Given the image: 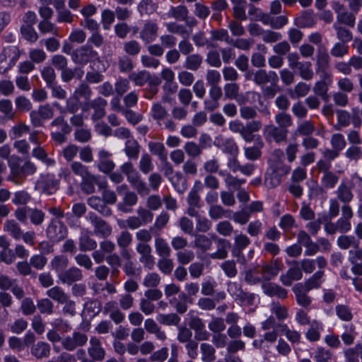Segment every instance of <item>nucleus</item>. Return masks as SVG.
<instances>
[{
  "mask_svg": "<svg viewBox=\"0 0 362 362\" xmlns=\"http://www.w3.org/2000/svg\"><path fill=\"white\" fill-rule=\"evenodd\" d=\"M10 168L8 179L17 185H22L27 175H33L36 171L35 165L30 161L25 162L21 168L11 164Z\"/></svg>",
  "mask_w": 362,
  "mask_h": 362,
  "instance_id": "obj_1",
  "label": "nucleus"
},
{
  "mask_svg": "<svg viewBox=\"0 0 362 362\" xmlns=\"http://www.w3.org/2000/svg\"><path fill=\"white\" fill-rule=\"evenodd\" d=\"M19 58V52L15 46L4 48L0 54V71L6 72L10 69Z\"/></svg>",
  "mask_w": 362,
  "mask_h": 362,
  "instance_id": "obj_2",
  "label": "nucleus"
},
{
  "mask_svg": "<svg viewBox=\"0 0 362 362\" xmlns=\"http://www.w3.org/2000/svg\"><path fill=\"white\" fill-rule=\"evenodd\" d=\"M59 188V180L54 175H42L35 185V189L45 194H54Z\"/></svg>",
  "mask_w": 362,
  "mask_h": 362,
  "instance_id": "obj_3",
  "label": "nucleus"
},
{
  "mask_svg": "<svg viewBox=\"0 0 362 362\" xmlns=\"http://www.w3.org/2000/svg\"><path fill=\"white\" fill-rule=\"evenodd\" d=\"M129 79L134 83L136 86H143L148 83L151 86H157L160 81L157 76H152L147 71L142 70L133 72L129 76Z\"/></svg>",
  "mask_w": 362,
  "mask_h": 362,
  "instance_id": "obj_4",
  "label": "nucleus"
},
{
  "mask_svg": "<svg viewBox=\"0 0 362 362\" xmlns=\"http://www.w3.org/2000/svg\"><path fill=\"white\" fill-rule=\"evenodd\" d=\"M66 227L59 221L52 220L47 229V235L54 241H59L66 235Z\"/></svg>",
  "mask_w": 362,
  "mask_h": 362,
  "instance_id": "obj_5",
  "label": "nucleus"
},
{
  "mask_svg": "<svg viewBox=\"0 0 362 362\" xmlns=\"http://www.w3.org/2000/svg\"><path fill=\"white\" fill-rule=\"evenodd\" d=\"M264 134L267 140L271 141L274 139L276 142L279 143L286 139L287 130L271 124L264 127Z\"/></svg>",
  "mask_w": 362,
  "mask_h": 362,
  "instance_id": "obj_6",
  "label": "nucleus"
},
{
  "mask_svg": "<svg viewBox=\"0 0 362 362\" xmlns=\"http://www.w3.org/2000/svg\"><path fill=\"white\" fill-rule=\"evenodd\" d=\"M302 276V271L299 268L298 262L294 261L293 267L286 274L281 275L280 280L284 286H289L293 281L301 279Z\"/></svg>",
  "mask_w": 362,
  "mask_h": 362,
  "instance_id": "obj_7",
  "label": "nucleus"
},
{
  "mask_svg": "<svg viewBox=\"0 0 362 362\" xmlns=\"http://www.w3.org/2000/svg\"><path fill=\"white\" fill-rule=\"evenodd\" d=\"M71 170L75 175H79L83 182L88 180L90 177V175L88 173L87 168L78 162H74L71 164ZM83 188L88 193L93 191V185H89L86 182L83 183Z\"/></svg>",
  "mask_w": 362,
  "mask_h": 362,
  "instance_id": "obj_8",
  "label": "nucleus"
},
{
  "mask_svg": "<svg viewBox=\"0 0 362 362\" xmlns=\"http://www.w3.org/2000/svg\"><path fill=\"white\" fill-rule=\"evenodd\" d=\"M297 303L304 308L309 306L311 304L312 298L308 296V292L302 284H296L292 288Z\"/></svg>",
  "mask_w": 362,
  "mask_h": 362,
  "instance_id": "obj_9",
  "label": "nucleus"
},
{
  "mask_svg": "<svg viewBox=\"0 0 362 362\" xmlns=\"http://www.w3.org/2000/svg\"><path fill=\"white\" fill-rule=\"evenodd\" d=\"M97 53L88 46L77 49L73 55V59L80 64L86 63L89 60L95 58Z\"/></svg>",
  "mask_w": 362,
  "mask_h": 362,
  "instance_id": "obj_10",
  "label": "nucleus"
},
{
  "mask_svg": "<svg viewBox=\"0 0 362 362\" xmlns=\"http://www.w3.org/2000/svg\"><path fill=\"white\" fill-rule=\"evenodd\" d=\"M262 288L266 295L271 297L276 296L279 298H285L287 296L286 290L274 283L264 282L262 284Z\"/></svg>",
  "mask_w": 362,
  "mask_h": 362,
  "instance_id": "obj_11",
  "label": "nucleus"
},
{
  "mask_svg": "<svg viewBox=\"0 0 362 362\" xmlns=\"http://www.w3.org/2000/svg\"><path fill=\"white\" fill-rule=\"evenodd\" d=\"M89 218L94 226L95 233L100 237L107 236L110 232V227L103 220L98 218L94 214H90Z\"/></svg>",
  "mask_w": 362,
  "mask_h": 362,
  "instance_id": "obj_12",
  "label": "nucleus"
},
{
  "mask_svg": "<svg viewBox=\"0 0 362 362\" xmlns=\"http://www.w3.org/2000/svg\"><path fill=\"white\" fill-rule=\"evenodd\" d=\"M216 145L225 153L231 156H237L238 148L231 139L222 138L216 141Z\"/></svg>",
  "mask_w": 362,
  "mask_h": 362,
  "instance_id": "obj_13",
  "label": "nucleus"
},
{
  "mask_svg": "<svg viewBox=\"0 0 362 362\" xmlns=\"http://www.w3.org/2000/svg\"><path fill=\"white\" fill-rule=\"evenodd\" d=\"M310 327L305 333L307 339L310 341H316L320 339V333L323 330V324L317 320H313L309 323Z\"/></svg>",
  "mask_w": 362,
  "mask_h": 362,
  "instance_id": "obj_14",
  "label": "nucleus"
},
{
  "mask_svg": "<svg viewBox=\"0 0 362 362\" xmlns=\"http://www.w3.org/2000/svg\"><path fill=\"white\" fill-rule=\"evenodd\" d=\"M321 78L322 80L315 83L314 91L317 95L324 97L327 95L328 83L332 82V78L330 74L325 71H322Z\"/></svg>",
  "mask_w": 362,
  "mask_h": 362,
  "instance_id": "obj_15",
  "label": "nucleus"
},
{
  "mask_svg": "<svg viewBox=\"0 0 362 362\" xmlns=\"http://www.w3.org/2000/svg\"><path fill=\"white\" fill-rule=\"evenodd\" d=\"M289 168L287 166H284L281 171L280 172H272L267 173L265 176V185L268 187H274L277 186L281 181V176L283 175H286L289 172Z\"/></svg>",
  "mask_w": 362,
  "mask_h": 362,
  "instance_id": "obj_16",
  "label": "nucleus"
},
{
  "mask_svg": "<svg viewBox=\"0 0 362 362\" xmlns=\"http://www.w3.org/2000/svg\"><path fill=\"white\" fill-rule=\"evenodd\" d=\"M52 110L49 105L41 106L37 112L32 111L30 112V119L35 125L40 124V119L37 118L39 116L42 119H48L52 116Z\"/></svg>",
  "mask_w": 362,
  "mask_h": 362,
  "instance_id": "obj_17",
  "label": "nucleus"
},
{
  "mask_svg": "<svg viewBox=\"0 0 362 362\" xmlns=\"http://www.w3.org/2000/svg\"><path fill=\"white\" fill-rule=\"evenodd\" d=\"M157 29L156 23L153 22L146 23L140 33L141 38L146 42L154 40L157 35Z\"/></svg>",
  "mask_w": 362,
  "mask_h": 362,
  "instance_id": "obj_18",
  "label": "nucleus"
},
{
  "mask_svg": "<svg viewBox=\"0 0 362 362\" xmlns=\"http://www.w3.org/2000/svg\"><path fill=\"white\" fill-rule=\"evenodd\" d=\"M263 142L259 137L255 140V144L251 147H245L244 151L246 158L249 160H257L261 156V149Z\"/></svg>",
  "mask_w": 362,
  "mask_h": 362,
  "instance_id": "obj_19",
  "label": "nucleus"
},
{
  "mask_svg": "<svg viewBox=\"0 0 362 362\" xmlns=\"http://www.w3.org/2000/svg\"><path fill=\"white\" fill-rule=\"evenodd\" d=\"M280 270V264L277 262L264 265L262 268V281H268L276 276Z\"/></svg>",
  "mask_w": 362,
  "mask_h": 362,
  "instance_id": "obj_20",
  "label": "nucleus"
},
{
  "mask_svg": "<svg viewBox=\"0 0 362 362\" xmlns=\"http://www.w3.org/2000/svg\"><path fill=\"white\" fill-rule=\"evenodd\" d=\"M90 344V346L88 349L90 356L95 360H103L105 356V351L101 347L99 339L96 338H91Z\"/></svg>",
  "mask_w": 362,
  "mask_h": 362,
  "instance_id": "obj_21",
  "label": "nucleus"
},
{
  "mask_svg": "<svg viewBox=\"0 0 362 362\" xmlns=\"http://www.w3.org/2000/svg\"><path fill=\"white\" fill-rule=\"evenodd\" d=\"M107 105V101L102 98H98L92 103V106L95 109V112L92 115V119L95 122L104 117L105 115V107Z\"/></svg>",
  "mask_w": 362,
  "mask_h": 362,
  "instance_id": "obj_22",
  "label": "nucleus"
},
{
  "mask_svg": "<svg viewBox=\"0 0 362 362\" xmlns=\"http://www.w3.org/2000/svg\"><path fill=\"white\" fill-rule=\"evenodd\" d=\"M218 249L215 252L210 255V257L213 259H224L227 257L228 250L229 249L230 244L225 239H218Z\"/></svg>",
  "mask_w": 362,
  "mask_h": 362,
  "instance_id": "obj_23",
  "label": "nucleus"
},
{
  "mask_svg": "<svg viewBox=\"0 0 362 362\" xmlns=\"http://www.w3.org/2000/svg\"><path fill=\"white\" fill-rule=\"evenodd\" d=\"M323 272L318 271L310 276L303 285L306 291H311L315 288H318L323 282Z\"/></svg>",
  "mask_w": 362,
  "mask_h": 362,
  "instance_id": "obj_24",
  "label": "nucleus"
},
{
  "mask_svg": "<svg viewBox=\"0 0 362 362\" xmlns=\"http://www.w3.org/2000/svg\"><path fill=\"white\" fill-rule=\"evenodd\" d=\"M120 169L123 173H124L128 181L133 185L135 182L140 180L138 172L133 168L131 163H125L121 165Z\"/></svg>",
  "mask_w": 362,
  "mask_h": 362,
  "instance_id": "obj_25",
  "label": "nucleus"
},
{
  "mask_svg": "<svg viewBox=\"0 0 362 362\" xmlns=\"http://www.w3.org/2000/svg\"><path fill=\"white\" fill-rule=\"evenodd\" d=\"M277 78V74L274 71L267 73L263 70L257 71L254 77V80L257 84H264L270 81H276Z\"/></svg>",
  "mask_w": 362,
  "mask_h": 362,
  "instance_id": "obj_26",
  "label": "nucleus"
},
{
  "mask_svg": "<svg viewBox=\"0 0 362 362\" xmlns=\"http://www.w3.org/2000/svg\"><path fill=\"white\" fill-rule=\"evenodd\" d=\"M137 196L135 193L128 192L125 194L123 201V204H119L117 207L118 209L121 211L128 213L131 211L130 209H128L127 206H134L137 202Z\"/></svg>",
  "mask_w": 362,
  "mask_h": 362,
  "instance_id": "obj_27",
  "label": "nucleus"
},
{
  "mask_svg": "<svg viewBox=\"0 0 362 362\" xmlns=\"http://www.w3.org/2000/svg\"><path fill=\"white\" fill-rule=\"evenodd\" d=\"M81 278V273L80 269L74 267L68 271L64 272L62 274H59V279L64 283H72L76 281L80 280Z\"/></svg>",
  "mask_w": 362,
  "mask_h": 362,
  "instance_id": "obj_28",
  "label": "nucleus"
},
{
  "mask_svg": "<svg viewBox=\"0 0 362 362\" xmlns=\"http://www.w3.org/2000/svg\"><path fill=\"white\" fill-rule=\"evenodd\" d=\"M88 204L90 207L93 209L98 211L100 213L108 216L110 214V209L107 208L104 202L100 199L98 197H91L88 200Z\"/></svg>",
  "mask_w": 362,
  "mask_h": 362,
  "instance_id": "obj_29",
  "label": "nucleus"
},
{
  "mask_svg": "<svg viewBox=\"0 0 362 362\" xmlns=\"http://www.w3.org/2000/svg\"><path fill=\"white\" fill-rule=\"evenodd\" d=\"M170 182L179 193H183L187 189V181L180 173H175L170 177Z\"/></svg>",
  "mask_w": 362,
  "mask_h": 362,
  "instance_id": "obj_30",
  "label": "nucleus"
},
{
  "mask_svg": "<svg viewBox=\"0 0 362 362\" xmlns=\"http://www.w3.org/2000/svg\"><path fill=\"white\" fill-rule=\"evenodd\" d=\"M296 69L299 76L304 80H310L313 77L312 64L309 62H300Z\"/></svg>",
  "mask_w": 362,
  "mask_h": 362,
  "instance_id": "obj_31",
  "label": "nucleus"
},
{
  "mask_svg": "<svg viewBox=\"0 0 362 362\" xmlns=\"http://www.w3.org/2000/svg\"><path fill=\"white\" fill-rule=\"evenodd\" d=\"M202 359L204 362H212L215 359V349L209 344L203 343L200 346Z\"/></svg>",
  "mask_w": 362,
  "mask_h": 362,
  "instance_id": "obj_32",
  "label": "nucleus"
},
{
  "mask_svg": "<svg viewBox=\"0 0 362 362\" xmlns=\"http://www.w3.org/2000/svg\"><path fill=\"white\" fill-rule=\"evenodd\" d=\"M156 250L162 257H168L170 254V249L168 243L163 238H157L155 240Z\"/></svg>",
  "mask_w": 362,
  "mask_h": 362,
  "instance_id": "obj_33",
  "label": "nucleus"
},
{
  "mask_svg": "<svg viewBox=\"0 0 362 362\" xmlns=\"http://www.w3.org/2000/svg\"><path fill=\"white\" fill-rule=\"evenodd\" d=\"M156 320L161 324L165 325H177L180 320V317L175 313L170 314H158Z\"/></svg>",
  "mask_w": 362,
  "mask_h": 362,
  "instance_id": "obj_34",
  "label": "nucleus"
},
{
  "mask_svg": "<svg viewBox=\"0 0 362 362\" xmlns=\"http://www.w3.org/2000/svg\"><path fill=\"white\" fill-rule=\"evenodd\" d=\"M68 259L65 256H57L52 261V268L56 271L59 276L62 274L64 269L67 267Z\"/></svg>",
  "mask_w": 362,
  "mask_h": 362,
  "instance_id": "obj_35",
  "label": "nucleus"
},
{
  "mask_svg": "<svg viewBox=\"0 0 362 362\" xmlns=\"http://www.w3.org/2000/svg\"><path fill=\"white\" fill-rule=\"evenodd\" d=\"M47 295L59 303H64L66 302L67 296L64 292L59 287H53L47 291Z\"/></svg>",
  "mask_w": 362,
  "mask_h": 362,
  "instance_id": "obj_36",
  "label": "nucleus"
},
{
  "mask_svg": "<svg viewBox=\"0 0 362 362\" xmlns=\"http://www.w3.org/2000/svg\"><path fill=\"white\" fill-rule=\"evenodd\" d=\"M115 14L110 9H105L101 13V22L105 30H109L115 21Z\"/></svg>",
  "mask_w": 362,
  "mask_h": 362,
  "instance_id": "obj_37",
  "label": "nucleus"
},
{
  "mask_svg": "<svg viewBox=\"0 0 362 362\" xmlns=\"http://www.w3.org/2000/svg\"><path fill=\"white\" fill-rule=\"evenodd\" d=\"M124 151L129 158H136L139 153V145L132 137L126 141Z\"/></svg>",
  "mask_w": 362,
  "mask_h": 362,
  "instance_id": "obj_38",
  "label": "nucleus"
},
{
  "mask_svg": "<svg viewBox=\"0 0 362 362\" xmlns=\"http://www.w3.org/2000/svg\"><path fill=\"white\" fill-rule=\"evenodd\" d=\"M235 5L233 6L234 16L236 18L245 21L246 20L245 14V2L242 0H232Z\"/></svg>",
  "mask_w": 362,
  "mask_h": 362,
  "instance_id": "obj_39",
  "label": "nucleus"
},
{
  "mask_svg": "<svg viewBox=\"0 0 362 362\" xmlns=\"http://www.w3.org/2000/svg\"><path fill=\"white\" fill-rule=\"evenodd\" d=\"M29 131V127L24 124H18L13 126L9 131V136L11 139L23 136Z\"/></svg>",
  "mask_w": 362,
  "mask_h": 362,
  "instance_id": "obj_40",
  "label": "nucleus"
},
{
  "mask_svg": "<svg viewBox=\"0 0 362 362\" xmlns=\"http://www.w3.org/2000/svg\"><path fill=\"white\" fill-rule=\"evenodd\" d=\"M32 354L37 358L46 356L49 353V346L47 343L38 342L32 349Z\"/></svg>",
  "mask_w": 362,
  "mask_h": 362,
  "instance_id": "obj_41",
  "label": "nucleus"
},
{
  "mask_svg": "<svg viewBox=\"0 0 362 362\" xmlns=\"http://www.w3.org/2000/svg\"><path fill=\"white\" fill-rule=\"evenodd\" d=\"M97 243L90 238L87 233H83L80 238V247L82 250H91L96 247Z\"/></svg>",
  "mask_w": 362,
  "mask_h": 362,
  "instance_id": "obj_42",
  "label": "nucleus"
},
{
  "mask_svg": "<svg viewBox=\"0 0 362 362\" xmlns=\"http://www.w3.org/2000/svg\"><path fill=\"white\" fill-rule=\"evenodd\" d=\"M4 230L11 234L16 240L21 238V230L14 221H8L4 225Z\"/></svg>",
  "mask_w": 362,
  "mask_h": 362,
  "instance_id": "obj_43",
  "label": "nucleus"
},
{
  "mask_svg": "<svg viewBox=\"0 0 362 362\" xmlns=\"http://www.w3.org/2000/svg\"><path fill=\"white\" fill-rule=\"evenodd\" d=\"M160 281V276L157 273H148L143 281V284L146 287H156Z\"/></svg>",
  "mask_w": 362,
  "mask_h": 362,
  "instance_id": "obj_44",
  "label": "nucleus"
},
{
  "mask_svg": "<svg viewBox=\"0 0 362 362\" xmlns=\"http://www.w3.org/2000/svg\"><path fill=\"white\" fill-rule=\"evenodd\" d=\"M21 30L22 35L27 40L34 42L37 40V34L33 26L22 25Z\"/></svg>",
  "mask_w": 362,
  "mask_h": 362,
  "instance_id": "obj_45",
  "label": "nucleus"
},
{
  "mask_svg": "<svg viewBox=\"0 0 362 362\" xmlns=\"http://www.w3.org/2000/svg\"><path fill=\"white\" fill-rule=\"evenodd\" d=\"M202 62V59L199 55H189L187 57L185 67L190 70H197L199 67Z\"/></svg>",
  "mask_w": 362,
  "mask_h": 362,
  "instance_id": "obj_46",
  "label": "nucleus"
},
{
  "mask_svg": "<svg viewBox=\"0 0 362 362\" xmlns=\"http://www.w3.org/2000/svg\"><path fill=\"white\" fill-rule=\"evenodd\" d=\"M166 110L159 104H155L151 108V115L153 119H156L159 124L166 115Z\"/></svg>",
  "mask_w": 362,
  "mask_h": 362,
  "instance_id": "obj_47",
  "label": "nucleus"
},
{
  "mask_svg": "<svg viewBox=\"0 0 362 362\" xmlns=\"http://www.w3.org/2000/svg\"><path fill=\"white\" fill-rule=\"evenodd\" d=\"M42 78L47 83V86L54 83L55 80V73L54 69L50 66H45L41 71Z\"/></svg>",
  "mask_w": 362,
  "mask_h": 362,
  "instance_id": "obj_48",
  "label": "nucleus"
},
{
  "mask_svg": "<svg viewBox=\"0 0 362 362\" xmlns=\"http://www.w3.org/2000/svg\"><path fill=\"white\" fill-rule=\"evenodd\" d=\"M331 143L334 150L337 151H341L346 146L344 138L341 134H334L332 136Z\"/></svg>",
  "mask_w": 362,
  "mask_h": 362,
  "instance_id": "obj_49",
  "label": "nucleus"
},
{
  "mask_svg": "<svg viewBox=\"0 0 362 362\" xmlns=\"http://www.w3.org/2000/svg\"><path fill=\"white\" fill-rule=\"evenodd\" d=\"M337 21L339 23L353 27L355 24L356 18L353 14L344 11L337 15Z\"/></svg>",
  "mask_w": 362,
  "mask_h": 362,
  "instance_id": "obj_50",
  "label": "nucleus"
},
{
  "mask_svg": "<svg viewBox=\"0 0 362 362\" xmlns=\"http://www.w3.org/2000/svg\"><path fill=\"white\" fill-rule=\"evenodd\" d=\"M61 179L64 180L71 187L76 186L78 181L74 177L71 171L67 168H62L59 173Z\"/></svg>",
  "mask_w": 362,
  "mask_h": 362,
  "instance_id": "obj_51",
  "label": "nucleus"
},
{
  "mask_svg": "<svg viewBox=\"0 0 362 362\" xmlns=\"http://www.w3.org/2000/svg\"><path fill=\"white\" fill-rule=\"evenodd\" d=\"M337 192L339 199L344 202H349L353 197L350 189L342 185L338 187Z\"/></svg>",
  "mask_w": 362,
  "mask_h": 362,
  "instance_id": "obj_52",
  "label": "nucleus"
},
{
  "mask_svg": "<svg viewBox=\"0 0 362 362\" xmlns=\"http://www.w3.org/2000/svg\"><path fill=\"white\" fill-rule=\"evenodd\" d=\"M225 213L226 211L224 209L218 205L211 206L209 211V215L212 219H218L223 217H228Z\"/></svg>",
  "mask_w": 362,
  "mask_h": 362,
  "instance_id": "obj_53",
  "label": "nucleus"
},
{
  "mask_svg": "<svg viewBox=\"0 0 362 362\" xmlns=\"http://www.w3.org/2000/svg\"><path fill=\"white\" fill-rule=\"evenodd\" d=\"M272 312L276 315L279 320H284L288 317L287 309L279 303H274L272 305Z\"/></svg>",
  "mask_w": 362,
  "mask_h": 362,
  "instance_id": "obj_54",
  "label": "nucleus"
},
{
  "mask_svg": "<svg viewBox=\"0 0 362 362\" xmlns=\"http://www.w3.org/2000/svg\"><path fill=\"white\" fill-rule=\"evenodd\" d=\"M337 30L338 38L343 42H349L352 39V35L348 30L341 28L337 23L334 25Z\"/></svg>",
  "mask_w": 362,
  "mask_h": 362,
  "instance_id": "obj_55",
  "label": "nucleus"
},
{
  "mask_svg": "<svg viewBox=\"0 0 362 362\" xmlns=\"http://www.w3.org/2000/svg\"><path fill=\"white\" fill-rule=\"evenodd\" d=\"M276 122L279 125V127L286 129V128L291 124V117L284 113L281 112L275 117Z\"/></svg>",
  "mask_w": 362,
  "mask_h": 362,
  "instance_id": "obj_56",
  "label": "nucleus"
},
{
  "mask_svg": "<svg viewBox=\"0 0 362 362\" xmlns=\"http://www.w3.org/2000/svg\"><path fill=\"white\" fill-rule=\"evenodd\" d=\"M348 53V46L342 42H337L331 49L332 55L341 57Z\"/></svg>",
  "mask_w": 362,
  "mask_h": 362,
  "instance_id": "obj_57",
  "label": "nucleus"
},
{
  "mask_svg": "<svg viewBox=\"0 0 362 362\" xmlns=\"http://www.w3.org/2000/svg\"><path fill=\"white\" fill-rule=\"evenodd\" d=\"M336 313L337 316L342 320L349 321L352 318L350 310L344 305H337L336 307Z\"/></svg>",
  "mask_w": 362,
  "mask_h": 362,
  "instance_id": "obj_58",
  "label": "nucleus"
},
{
  "mask_svg": "<svg viewBox=\"0 0 362 362\" xmlns=\"http://www.w3.org/2000/svg\"><path fill=\"white\" fill-rule=\"evenodd\" d=\"M38 29L42 33H52L56 34L57 29L54 25L50 23L48 20H43L40 22Z\"/></svg>",
  "mask_w": 362,
  "mask_h": 362,
  "instance_id": "obj_59",
  "label": "nucleus"
},
{
  "mask_svg": "<svg viewBox=\"0 0 362 362\" xmlns=\"http://www.w3.org/2000/svg\"><path fill=\"white\" fill-rule=\"evenodd\" d=\"M355 242V238L352 235H341L337 239V244L341 249H347Z\"/></svg>",
  "mask_w": 362,
  "mask_h": 362,
  "instance_id": "obj_60",
  "label": "nucleus"
},
{
  "mask_svg": "<svg viewBox=\"0 0 362 362\" xmlns=\"http://www.w3.org/2000/svg\"><path fill=\"white\" fill-rule=\"evenodd\" d=\"M30 199V197L28 192L25 191H19L15 193L12 202L15 204H25Z\"/></svg>",
  "mask_w": 362,
  "mask_h": 362,
  "instance_id": "obj_61",
  "label": "nucleus"
},
{
  "mask_svg": "<svg viewBox=\"0 0 362 362\" xmlns=\"http://www.w3.org/2000/svg\"><path fill=\"white\" fill-rule=\"evenodd\" d=\"M95 132L104 136H110L112 134V129L104 122H96L95 124Z\"/></svg>",
  "mask_w": 362,
  "mask_h": 362,
  "instance_id": "obj_62",
  "label": "nucleus"
},
{
  "mask_svg": "<svg viewBox=\"0 0 362 362\" xmlns=\"http://www.w3.org/2000/svg\"><path fill=\"white\" fill-rule=\"evenodd\" d=\"M195 245L206 250L211 247V240L206 235H199L196 237Z\"/></svg>",
  "mask_w": 362,
  "mask_h": 362,
  "instance_id": "obj_63",
  "label": "nucleus"
},
{
  "mask_svg": "<svg viewBox=\"0 0 362 362\" xmlns=\"http://www.w3.org/2000/svg\"><path fill=\"white\" fill-rule=\"evenodd\" d=\"M315 358L317 362H332L331 354L323 349H317Z\"/></svg>",
  "mask_w": 362,
  "mask_h": 362,
  "instance_id": "obj_64",
  "label": "nucleus"
}]
</instances>
